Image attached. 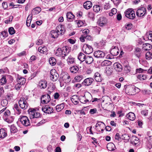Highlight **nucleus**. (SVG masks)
<instances>
[{
  "label": "nucleus",
  "mask_w": 152,
  "mask_h": 152,
  "mask_svg": "<svg viewBox=\"0 0 152 152\" xmlns=\"http://www.w3.org/2000/svg\"><path fill=\"white\" fill-rule=\"evenodd\" d=\"M20 121L21 124L24 126H27L30 125V122L28 118L26 116H23L21 117Z\"/></svg>",
  "instance_id": "4"
},
{
  "label": "nucleus",
  "mask_w": 152,
  "mask_h": 152,
  "mask_svg": "<svg viewBox=\"0 0 152 152\" xmlns=\"http://www.w3.org/2000/svg\"><path fill=\"white\" fill-rule=\"evenodd\" d=\"M66 46L62 47L61 48H58L56 50V55L57 56H61L64 57L68 53L69 50Z\"/></svg>",
  "instance_id": "3"
},
{
  "label": "nucleus",
  "mask_w": 152,
  "mask_h": 152,
  "mask_svg": "<svg viewBox=\"0 0 152 152\" xmlns=\"http://www.w3.org/2000/svg\"><path fill=\"white\" fill-rule=\"evenodd\" d=\"M119 50L118 47H114L110 50V53L113 55L116 56L119 53Z\"/></svg>",
  "instance_id": "21"
},
{
  "label": "nucleus",
  "mask_w": 152,
  "mask_h": 152,
  "mask_svg": "<svg viewBox=\"0 0 152 152\" xmlns=\"http://www.w3.org/2000/svg\"><path fill=\"white\" fill-rule=\"evenodd\" d=\"M137 78L140 80H144L146 79V77L143 74H139L137 76Z\"/></svg>",
  "instance_id": "42"
},
{
  "label": "nucleus",
  "mask_w": 152,
  "mask_h": 152,
  "mask_svg": "<svg viewBox=\"0 0 152 152\" xmlns=\"http://www.w3.org/2000/svg\"><path fill=\"white\" fill-rule=\"evenodd\" d=\"M93 80V79L91 78H87L84 80L83 84L86 86H89L92 83Z\"/></svg>",
  "instance_id": "20"
},
{
  "label": "nucleus",
  "mask_w": 152,
  "mask_h": 152,
  "mask_svg": "<svg viewBox=\"0 0 152 152\" xmlns=\"http://www.w3.org/2000/svg\"><path fill=\"white\" fill-rule=\"evenodd\" d=\"M126 117L130 120H133V113L132 112H129L126 115Z\"/></svg>",
  "instance_id": "47"
},
{
  "label": "nucleus",
  "mask_w": 152,
  "mask_h": 152,
  "mask_svg": "<svg viewBox=\"0 0 152 152\" xmlns=\"http://www.w3.org/2000/svg\"><path fill=\"white\" fill-rule=\"evenodd\" d=\"M134 108H137L139 107L141 108L143 106L145 105V104H140L139 103H137L135 102H134Z\"/></svg>",
  "instance_id": "43"
},
{
  "label": "nucleus",
  "mask_w": 152,
  "mask_h": 152,
  "mask_svg": "<svg viewBox=\"0 0 152 152\" xmlns=\"http://www.w3.org/2000/svg\"><path fill=\"white\" fill-rule=\"evenodd\" d=\"M92 6V4L91 2L90 1H88L84 3L83 6L86 9H89Z\"/></svg>",
  "instance_id": "24"
},
{
  "label": "nucleus",
  "mask_w": 152,
  "mask_h": 152,
  "mask_svg": "<svg viewBox=\"0 0 152 152\" xmlns=\"http://www.w3.org/2000/svg\"><path fill=\"white\" fill-rule=\"evenodd\" d=\"M141 114L145 116H147L148 115V110H142L141 111Z\"/></svg>",
  "instance_id": "59"
},
{
  "label": "nucleus",
  "mask_w": 152,
  "mask_h": 152,
  "mask_svg": "<svg viewBox=\"0 0 152 152\" xmlns=\"http://www.w3.org/2000/svg\"><path fill=\"white\" fill-rule=\"evenodd\" d=\"M8 104V101L6 99H3L1 102V104L3 106H6Z\"/></svg>",
  "instance_id": "53"
},
{
  "label": "nucleus",
  "mask_w": 152,
  "mask_h": 152,
  "mask_svg": "<svg viewBox=\"0 0 152 152\" xmlns=\"http://www.w3.org/2000/svg\"><path fill=\"white\" fill-rule=\"evenodd\" d=\"M74 59L71 56L68 57L67 59V61L68 64H71L74 62Z\"/></svg>",
  "instance_id": "44"
},
{
  "label": "nucleus",
  "mask_w": 152,
  "mask_h": 152,
  "mask_svg": "<svg viewBox=\"0 0 152 152\" xmlns=\"http://www.w3.org/2000/svg\"><path fill=\"white\" fill-rule=\"evenodd\" d=\"M71 100L75 104H77L79 103L80 98L76 95H73L71 98Z\"/></svg>",
  "instance_id": "19"
},
{
  "label": "nucleus",
  "mask_w": 152,
  "mask_h": 152,
  "mask_svg": "<svg viewBox=\"0 0 152 152\" xmlns=\"http://www.w3.org/2000/svg\"><path fill=\"white\" fill-rule=\"evenodd\" d=\"M113 2L114 4L117 6L120 2V0H111Z\"/></svg>",
  "instance_id": "60"
},
{
  "label": "nucleus",
  "mask_w": 152,
  "mask_h": 152,
  "mask_svg": "<svg viewBox=\"0 0 152 152\" xmlns=\"http://www.w3.org/2000/svg\"><path fill=\"white\" fill-rule=\"evenodd\" d=\"M145 58L147 60H149L152 58V53L147 52L145 54Z\"/></svg>",
  "instance_id": "40"
},
{
  "label": "nucleus",
  "mask_w": 152,
  "mask_h": 152,
  "mask_svg": "<svg viewBox=\"0 0 152 152\" xmlns=\"http://www.w3.org/2000/svg\"><path fill=\"white\" fill-rule=\"evenodd\" d=\"M39 85L41 88H45L47 86V83L45 80H42L39 82Z\"/></svg>",
  "instance_id": "22"
},
{
  "label": "nucleus",
  "mask_w": 152,
  "mask_h": 152,
  "mask_svg": "<svg viewBox=\"0 0 152 152\" xmlns=\"http://www.w3.org/2000/svg\"><path fill=\"white\" fill-rule=\"evenodd\" d=\"M111 64V62L110 61L107 60H105L102 62L101 65L102 66H106Z\"/></svg>",
  "instance_id": "36"
},
{
  "label": "nucleus",
  "mask_w": 152,
  "mask_h": 152,
  "mask_svg": "<svg viewBox=\"0 0 152 152\" xmlns=\"http://www.w3.org/2000/svg\"><path fill=\"white\" fill-rule=\"evenodd\" d=\"M83 78V76L82 75H79L76 76L75 79L77 82H80Z\"/></svg>",
  "instance_id": "54"
},
{
  "label": "nucleus",
  "mask_w": 152,
  "mask_h": 152,
  "mask_svg": "<svg viewBox=\"0 0 152 152\" xmlns=\"http://www.w3.org/2000/svg\"><path fill=\"white\" fill-rule=\"evenodd\" d=\"M88 16L89 18L92 19L94 17V14L92 12H88Z\"/></svg>",
  "instance_id": "62"
},
{
  "label": "nucleus",
  "mask_w": 152,
  "mask_h": 152,
  "mask_svg": "<svg viewBox=\"0 0 152 152\" xmlns=\"http://www.w3.org/2000/svg\"><path fill=\"white\" fill-rule=\"evenodd\" d=\"M13 18V17L12 16H10L9 19L5 20V23H9L12 21Z\"/></svg>",
  "instance_id": "61"
},
{
  "label": "nucleus",
  "mask_w": 152,
  "mask_h": 152,
  "mask_svg": "<svg viewBox=\"0 0 152 152\" xmlns=\"http://www.w3.org/2000/svg\"><path fill=\"white\" fill-rule=\"evenodd\" d=\"M136 44L137 46L139 45H143V42L141 38H138L136 40Z\"/></svg>",
  "instance_id": "51"
},
{
  "label": "nucleus",
  "mask_w": 152,
  "mask_h": 152,
  "mask_svg": "<svg viewBox=\"0 0 152 152\" xmlns=\"http://www.w3.org/2000/svg\"><path fill=\"white\" fill-rule=\"evenodd\" d=\"M38 51L42 53H45L47 51V48L46 47H40L38 48Z\"/></svg>",
  "instance_id": "28"
},
{
  "label": "nucleus",
  "mask_w": 152,
  "mask_h": 152,
  "mask_svg": "<svg viewBox=\"0 0 152 152\" xmlns=\"http://www.w3.org/2000/svg\"><path fill=\"white\" fill-rule=\"evenodd\" d=\"M51 100V98L49 94L42 96L41 98L42 102L43 104H47Z\"/></svg>",
  "instance_id": "10"
},
{
  "label": "nucleus",
  "mask_w": 152,
  "mask_h": 152,
  "mask_svg": "<svg viewBox=\"0 0 152 152\" xmlns=\"http://www.w3.org/2000/svg\"><path fill=\"white\" fill-rule=\"evenodd\" d=\"M83 50L87 54H89L93 51V49L91 47L87 44H85L83 45Z\"/></svg>",
  "instance_id": "6"
},
{
  "label": "nucleus",
  "mask_w": 152,
  "mask_h": 152,
  "mask_svg": "<svg viewBox=\"0 0 152 152\" xmlns=\"http://www.w3.org/2000/svg\"><path fill=\"white\" fill-rule=\"evenodd\" d=\"M94 56L96 58H102L105 56V53L102 51L98 50L94 52Z\"/></svg>",
  "instance_id": "13"
},
{
  "label": "nucleus",
  "mask_w": 152,
  "mask_h": 152,
  "mask_svg": "<svg viewBox=\"0 0 152 152\" xmlns=\"http://www.w3.org/2000/svg\"><path fill=\"white\" fill-rule=\"evenodd\" d=\"M56 88L55 86L52 83H50L48 88V91L49 92V94L52 92Z\"/></svg>",
  "instance_id": "29"
},
{
  "label": "nucleus",
  "mask_w": 152,
  "mask_h": 152,
  "mask_svg": "<svg viewBox=\"0 0 152 152\" xmlns=\"http://www.w3.org/2000/svg\"><path fill=\"white\" fill-rule=\"evenodd\" d=\"M110 5L108 3H105L104 6V9L107 10L110 8Z\"/></svg>",
  "instance_id": "58"
},
{
  "label": "nucleus",
  "mask_w": 152,
  "mask_h": 152,
  "mask_svg": "<svg viewBox=\"0 0 152 152\" xmlns=\"http://www.w3.org/2000/svg\"><path fill=\"white\" fill-rule=\"evenodd\" d=\"M42 111L46 113H50L53 112V109L52 107L48 105H45L42 108Z\"/></svg>",
  "instance_id": "15"
},
{
  "label": "nucleus",
  "mask_w": 152,
  "mask_h": 152,
  "mask_svg": "<svg viewBox=\"0 0 152 152\" xmlns=\"http://www.w3.org/2000/svg\"><path fill=\"white\" fill-rule=\"evenodd\" d=\"M14 110H16V113L19 115L21 113V110H20L18 107V105L17 104H15L14 106Z\"/></svg>",
  "instance_id": "50"
},
{
  "label": "nucleus",
  "mask_w": 152,
  "mask_h": 152,
  "mask_svg": "<svg viewBox=\"0 0 152 152\" xmlns=\"http://www.w3.org/2000/svg\"><path fill=\"white\" fill-rule=\"evenodd\" d=\"M9 32L10 34L11 35L15 33L14 29L13 27H10L9 28Z\"/></svg>",
  "instance_id": "57"
},
{
  "label": "nucleus",
  "mask_w": 152,
  "mask_h": 152,
  "mask_svg": "<svg viewBox=\"0 0 152 152\" xmlns=\"http://www.w3.org/2000/svg\"><path fill=\"white\" fill-rule=\"evenodd\" d=\"M147 71L146 70L143 69L141 68H139V69H136V72L137 73H142L144 72H146Z\"/></svg>",
  "instance_id": "56"
},
{
  "label": "nucleus",
  "mask_w": 152,
  "mask_h": 152,
  "mask_svg": "<svg viewBox=\"0 0 152 152\" xmlns=\"http://www.w3.org/2000/svg\"><path fill=\"white\" fill-rule=\"evenodd\" d=\"M93 58L90 56H87L86 57L85 61L86 64H89L92 63L93 61Z\"/></svg>",
  "instance_id": "30"
},
{
  "label": "nucleus",
  "mask_w": 152,
  "mask_h": 152,
  "mask_svg": "<svg viewBox=\"0 0 152 152\" xmlns=\"http://www.w3.org/2000/svg\"><path fill=\"white\" fill-rule=\"evenodd\" d=\"M32 14L29 15L27 17L26 22V24L27 26H30V23L32 19Z\"/></svg>",
  "instance_id": "34"
},
{
  "label": "nucleus",
  "mask_w": 152,
  "mask_h": 152,
  "mask_svg": "<svg viewBox=\"0 0 152 152\" xmlns=\"http://www.w3.org/2000/svg\"><path fill=\"white\" fill-rule=\"evenodd\" d=\"M75 22L77 23L78 27H81L84 24L83 21L81 20H78V21L76 20Z\"/></svg>",
  "instance_id": "52"
},
{
  "label": "nucleus",
  "mask_w": 152,
  "mask_h": 152,
  "mask_svg": "<svg viewBox=\"0 0 152 152\" xmlns=\"http://www.w3.org/2000/svg\"><path fill=\"white\" fill-rule=\"evenodd\" d=\"M113 66L115 69L117 71L121 72L122 70V67L121 65L118 63H115Z\"/></svg>",
  "instance_id": "16"
},
{
  "label": "nucleus",
  "mask_w": 152,
  "mask_h": 152,
  "mask_svg": "<svg viewBox=\"0 0 152 152\" xmlns=\"http://www.w3.org/2000/svg\"><path fill=\"white\" fill-rule=\"evenodd\" d=\"M134 144L135 145L138 144L139 143V139L138 138L136 137H134Z\"/></svg>",
  "instance_id": "55"
},
{
  "label": "nucleus",
  "mask_w": 152,
  "mask_h": 152,
  "mask_svg": "<svg viewBox=\"0 0 152 152\" xmlns=\"http://www.w3.org/2000/svg\"><path fill=\"white\" fill-rule=\"evenodd\" d=\"M102 10V8L99 5H95L93 7V10L95 12H98Z\"/></svg>",
  "instance_id": "38"
},
{
  "label": "nucleus",
  "mask_w": 152,
  "mask_h": 152,
  "mask_svg": "<svg viewBox=\"0 0 152 152\" xmlns=\"http://www.w3.org/2000/svg\"><path fill=\"white\" fill-rule=\"evenodd\" d=\"M10 112L8 110H6L4 113V116L5 117L8 116L10 115Z\"/></svg>",
  "instance_id": "64"
},
{
  "label": "nucleus",
  "mask_w": 152,
  "mask_h": 152,
  "mask_svg": "<svg viewBox=\"0 0 152 152\" xmlns=\"http://www.w3.org/2000/svg\"><path fill=\"white\" fill-rule=\"evenodd\" d=\"M107 147L108 150L110 151H114L115 148L114 144L112 142L108 143L107 145Z\"/></svg>",
  "instance_id": "23"
},
{
  "label": "nucleus",
  "mask_w": 152,
  "mask_h": 152,
  "mask_svg": "<svg viewBox=\"0 0 152 152\" xmlns=\"http://www.w3.org/2000/svg\"><path fill=\"white\" fill-rule=\"evenodd\" d=\"M80 101L82 103H86V99L84 96H81L80 98Z\"/></svg>",
  "instance_id": "49"
},
{
  "label": "nucleus",
  "mask_w": 152,
  "mask_h": 152,
  "mask_svg": "<svg viewBox=\"0 0 152 152\" xmlns=\"http://www.w3.org/2000/svg\"><path fill=\"white\" fill-rule=\"evenodd\" d=\"M64 107V103H62L56 106V109L58 112H59L63 110Z\"/></svg>",
  "instance_id": "35"
},
{
  "label": "nucleus",
  "mask_w": 152,
  "mask_h": 152,
  "mask_svg": "<svg viewBox=\"0 0 152 152\" xmlns=\"http://www.w3.org/2000/svg\"><path fill=\"white\" fill-rule=\"evenodd\" d=\"M63 79L65 83L66 84H68L71 81L70 77L67 73L65 74L63 77Z\"/></svg>",
  "instance_id": "17"
},
{
  "label": "nucleus",
  "mask_w": 152,
  "mask_h": 152,
  "mask_svg": "<svg viewBox=\"0 0 152 152\" xmlns=\"http://www.w3.org/2000/svg\"><path fill=\"white\" fill-rule=\"evenodd\" d=\"M107 23V20L106 18L101 17L98 20L97 23L100 26H104Z\"/></svg>",
  "instance_id": "14"
},
{
  "label": "nucleus",
  "mask_w": 152,
  "mask_h": 152,
  "mask_svg": "<svg viewBox=\"0 0 152 152\" xmlns=\"http://www.w3.org/2000/svg\"><path fill=\"white\" fill-rule=\"evenodd\" d=\"M18 131V130L14 125H12L10 127V132L11 133H14L17 132Z\"/></svg>",
  "instance_id": "45"
},
{
  "label": "nucleus",
  "mask_w": 152,
  "mask_h": 152,
  "mask_svg": "<svg viewBox=\"0 0 152 152\" xmlns=\"http://www.w3.org/2000/svg\"><path fill=\"white\" fill-rule=\"evenodd\" d=\"M133 10L132 9L129 8L125 12L126 16L130 19H133Z\"/></svg>",
  "instance_id": "12"
},
{
  "label": "nucleus",
  "mask_w": 152,
  "mask_h": 152,
  "mask_svg": "<svg viewBox=\"0 0 152 152\" xmlns=\"http://www.w3.org/2000/svg\"><path fill=\"white\" fill-rule=\"evenodd\" d=\"M7 133L3 129H0V137L1 138H4L7 136Z\"/></svg>",
  "instance_id": "25"
},
{
  "label": "nucleus",
  "mask_w": 152,
  "mask_h": 152,
  "mask_svg": "<svg viewBox=\"0 0 152 152\" xmlns=\"http://www.w3.org/2000/svg\"><path fill=\"white\" fill-rule=\"evenodd\" d=\"M84 95L86 99V102H90L92 100V95L89 93L88 92H85Z\"/></svg>",
  "instance_id": "18"
},
{
  "label": "nucleus",
  "mask_w": 152,
  "mask_h": 152,
  "mask_svg": "<svg viewBox=\"0 0 152 152\" xmlns=\"http://www.w3.org/2000/svg\"><path fill=\"white\" fill-rule=\"evenodd\" d=\"M66 17L67 18L71 21L74 18L75 16L71 12H68L67 14Z\"/></svg>",
  "instance_id": "39"
},
{
  "label": "nucleus",
  "mask_w": 152,
  "mask_h": 152,
  "mask_svg": "<svg viewBox=\"0 0 152 152\" xmlns=\"http://www.w3.org/2000/svg\"><path fill=\"white\" fill-rule=\"evenodd\" d=\"M49 62L51 65H54L56 63V59L54 58H50L49 59Z\"/></svg>",
  "instance_id": "41"
},
{
  "label": "nucleus",
  "mask_w": 152,
  "mask_h": 152,
  "mask_svg": "<svg viewBox=\"0 0 152 152\" xmlns=\"http://www.w3.org/2000/svg\"><path fill=\"white\" fill-rule=\"evenodd\" d=\"M94 79L97 82H101L102 80L100 74L97 72L95 73L94 74Z\"/></svg>",
  "instance_id": "26"
},
{
  "label": "nucleus",
  "mask_w": 152,
  "mask_h": 152,
  "mask_svg": "<svg viewBox=\"0 0 152 152\" xmlns=\"http://www.w3.org/2000/svg\"><path fill=\"white\" fill-rule=\"evenodd\" d=\"M56 31H52L50 32V36L51 37L55 38L58 37V35H63L65 32V30L63 26L59 25L56 28Z\"/></svg>",
  "instance_id": "2"
},
{
  "label": "nucleus",
  "mask_w": 152,
  "mask_h": 152,
  "mask_svg": "<svg viewBox=\"0 0 152 152\" xmlns=\"http://www.w3.org/2000/svg\"><path fill=\"white\" fill-rule=\"evenodd\" d=\"M69 70L71 72L76 73L78 72L79 69L77 66H73L70 68Z\"/></svg>",
  "instance_id": "27"
},
{
  "label": "nucleus",
  "mask_w": 152,
  "mask_h": 152,
  "mask_svg": "<svg viewBox=\"0 0 152 152\" xmlns=\"http://www.w3.org/2000/svg\"><path fill=\"white\" fill-rule=\"evenodd\" d=\"M41 8L39 7H37L34 9L32 10V14L34 15L38 14L41 11Z\"/></svg>",
  "instance_id": "37"
},
{
  "label": "nucleus",
  "mask_w": 152,
  "mask_h": 152,
  "mask_svg": "<svg viewBox=\"0 0 152 152\" xmlns=\"http://www.w3.org/2000/svg\"><path fill=\"white\" fill-rule=\"evenodd\" d=\"M19 104L22 109H25L27 107V104L26 99L23 98H21L19 101Z\"/></svg>",
  "instance_id": "11"
},
{
  "label": "nucleus",
  "mask_w": 152,
  "mask_h": 152,
  "mask_svg": "<svg viewBox=\"0 0 152 152\" xmlns=\"http://www.w3.org/2000/svg\"><path fill=\"white\" fill-rule=\"evenodd\" d=\"M86 56L82 53H80L78 56V58L81 61H85L86 58Z\"/></svg>",
  "instance_id": "31"
},
{
  "label": "nucleus",
  "mask_w": 152,
  "mask_h": 152,
  "mask_svg": "<svg viewBox=\"0 0 152 152\" xmlns=\"http://www.w3.org/2000/svg\"><path fill=\"white\" fill-rule=\"evenodd\" d=\"M105 126L104 123L100 121L98 122L96 125V129L99 132L102 131Z\"/></svg>",
  "instance_id": "7"
},
{
  "label": "nucleus",
  "mask_w": 152,
  "mask_h": 152,
  "mask_svg": "<svg viewBox=\"0 0 152 152\" xmlns=\"http://www.w3.org/2000/svg\"><path fill=\"white\" fill-rule=\"evenodd\" d=\"M132 24H129L127 25H126L125 26V28L127 30H129L131 29L132 28Z\"/></svg>",
  "instance_id": "63"
},
{
  "label": "nucleus",
  "mask_w": 152,
  "mask_h": 152,
  "mask_svg": "<svg viewBox=\"0 0 152 152\" xmlns=\"http://www.w3.org/2000/svg\"><path fill=\"white\" fill-rule=\"evenodd\" d=\"M134 57L138 59H139L141 56L142 53L141 49L138 47H136L135 48L134 52Z\"/></svg>",
  "instance_id": "9"
},
{
  "label": "nucleus",
  "mask_w": 152,
  "mask_h": 152,
  "mask_svg": "<svg viewBox=\"0 0 152 152\" xmlns=\"http://www.w3.org/2000/svg\"><path fill=\"white\" fill-rule=\"evenodd\" d=\"M28 112L30 118L33 122L37 123L39 121L41 115L38 110L31 108L28 110Z\"/></svg>",
  "instance_id": "1"
},
{
  "label": "nucleus",
  "mask_w": 152,
  "mask_h": 152,
  "mask_svg": "<svg viewBox=\"0 0 152 152\" xmlns=\"http://www.w3.org/2000/svg\"><path fill=\"white\" fill-rule=\"evenodd\" d=\"M50 73L51 80L53 81L57 80L59 77V75L56 72V70L55 69H52L50 71Z\"/></svg>",
  "instance_id": "5"
},
{
  "label": "nucleus",
  "mask_w": 152,
  "mask_h": 152,
  "mask_svg": "<svg viewBox=\"0 0 152 152\" xmlns=\"http://www.w3.org/2000/svg\"><path fill=\"white\" fill-rule=\"evenodd\" d=\"M146 10L145 8L143 7H141L138 9L136 15L139 17L143 16L145 14Z\"/></svg>",
  "instance_id": "8"
},
{
  "label": "nucleus",
  "mask_w": 152,
  "mask_h": 152,
  "mask_svg": "<svg viewBox=\"0 0 152 152\" xmlns=\"http://www.w3.org/2000/svg\"><path fill=\"white\" fill-rule=\"evenodd\" d=\"M146 36L148 39L152 41V31L148 32L146 33Z\"/></svg>",
  "instance_id": "46"
},
{
  "label": "nucleus",
  "mask_w": 152,
  "mask_h": 152,
  "mask_svg": "<svg viewBox=\"0 0 152 152\" xmlns=\"http://www.w3.org/2000/svg\"><path fill=\"white\" fill-rule=\"evenodd\" d=\"M142 47L145 50H148L151 49L152 46L150 44L146 43L143 44Z\"/></svg>",
  "instance_id": "33"
},
{
  "label": "nucleus",
  "mask_w": 152,
  "mask_h": 152,
  "mask_svg": "<svg viewBox=\"0 0 152 152\" xmlns=\"http://www.w3.org/2000/svg\"><path fill=\"white\" fill-rule=\"evenodd\" d=\"M7 82V80L5 77L3 76L1 79H0V83L1 85L5 84Z\"/></svg>",
  "instance_id": "48"
},
{
  "label": "nucleus",
  "mask_w": 152,
  "mask_h": 152,
  "mask_svg": "<svg viewBox=\"0 0 152 152\" xmlns=\"http://www.w3.org/2000/svg\"><path fill=\"white\" fill-rule=\"evenodd\" d=\"M26 82V79L23 77H19L18 79V83L23 85L25 84Z\"/></svg>",
  "instance_id": "32"
}]
</instances>
